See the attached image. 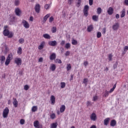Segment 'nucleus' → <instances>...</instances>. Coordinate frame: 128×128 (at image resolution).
I'll return each mask as SVG.
<instances>
[{
    "label": "nucleus",
    "instance_id": "nucleus-40",
    "mask_svg": "<svg viewBox=\"0 0 128 128\" xmlns=\"http://www.w3.org/2000/svg\"><path fill=\"white\" fill-rule=\"evenodd\" d=\"M108 58V60H109L110 62H112V54H109Z\"/></svg>",
    "mask_w": 128,
    "mask_h": 128
},
{
    "label": "nucleus",
    "instance_id": "nucleus-19",
    "mask_svg": "<svg viewBox=\"0 0 128 128\" xmlns=\"http://www.w3.org/2000/svg\"><path fill=\"white\" fill-rule=\"evenodd\" d=\"M46 44V42H42V43L38 46V50H42L44 47V44Z\"/></svg>",
    "mask_w": 128,
    "mask_h": 128
},
{
    "label": "nucleus",
    "instance_id": "nucleus-63",
    "mask_svg": "<svg viewBox=\"0 0 128 128\" xmlns=\"http://www.w3.org/2000/svg\"><path fill=\"white\" fill-rule=\"evenodd\" d=\"M71 78L70 79V82H72V78H74V75L73 74H71L70 76Z\"/></svg>",
    "mask_w": 128,
    "mask_h": 128
},
{
    "label": "nucleus",
    "instance_id": "nucleus-30",
    "mask_svg": "<svg viewBox=\"0 0 128 128\" xmlns=\"http://www.w3.org/2000/svg\"><path fill=\"white\" fill-rule=\"evenodd\" d=\"M32 112H34L38 110V106H33L32 108Z\"/></svg>",
    "mask_w": 128,
    "mask_h": 128
},
{
    "label": "nucleus",
    "instance_id": "nucleus-44",
    "mask_svg": "<svg viewBox=\"0 0 128 128\" xmlns=\"http://www.w3.org/2000/svg\"><path fill=\"white\" fill-rule=\"evenodd\" d=\"M118 62H116L113 66V68L114 70H116V68H118Z\"/></svg>",
    "mask_w": 128,
    "mask_h": 128
},
{
    "label": "nucleus",
    "instance_id": "nucleus-21",
    "mask_svg": "<svg viewBox=\"0 0 128 128\" xmlns=\"http://www.w3.org/2000/svg\"><path fill=\"white\" fill-rule=\"evenodd\" d=\"M56 54L52 53L50 56V60H56Z\"/></svg>",
    "mask_w": 128,
    "mask_h": 128
},
{
    "label": "nucleus",
    "instance_id": "nucleus-39",
    "mask_svg": "<svg viewBox=\"0 0 128 128\" xmlns=\"http://www.w3.org/2000/svg\"><path fill=\"white\" fill-rule=\"evenodd\" d=\"M96 36L98 38H100L102 37V32H98L97 34H96Z\"/></svg>",
    "mask_w": 128,
    "mask_h": 128
},
{
    "label": "nucleus",
    "instance_id": "nucleus-9",
    "mask_svg": "<svg viewBox=\"0 0 128 128\" xmlns=\"http://www.w3.org/2000/svg\"><path fill=\"white\" fill-rule=\"evenodd\" d=\"M14 62L18 66H20L22 64V59L20 58H15Z\"/></svg>",
    "mask_w": 128,
    "mask_h": 128
},
{
    "label": "nucleus",
    "instance_id": "nucleus-36",
    "mask_svg": "<svg viewBox=\"0 0 128 128\" xmlns=\"http://www.w3.org/2000/svg\"><path fill=\"white\" fill-rule=\"evenodd\" d=\"M97 14H102V8L99 7L97 8Z\"/></svg>",
    "mask_w": 128,
    "mask_h": 128
},
{
    "label": "nucleus",
    "instance_id": "nucleus-45",
    "mask_svg": "<svg viewBox=\"0 0 128 128\" xmlns=\"http://www.w3.org/2000/svg\"><path fill=\"white\" fill-rule=\"evenodd\" d=\"M13 36H14V33H12V32H9L8 37L10 38H12Z\"/></svg>",
    "mask_w": 128,
    "mask_h": 128
},
{
    "label": "nucleus",
    "instance_id": "nucleus-38",
    "mask_svg": "<svg viewBox=\"0 0 128 128\" xmlns=\"http://www.w3.org/2000/svg\"><path fill=\"white\" fill-rule=\"evenodd\" d=\"M80 4H82V0H78V2L76 4V6L78 8H80Z\"/></svg>",
    "mask_w": 128,
    "mask_h": 128
},
{
    "label": "nucleus",
    "instance_id": "nucleus-2",
    "mask_svg": "<svg viewBox=\"0 0 128 128\" xmlns=\"http://www.w3.org/2000/svg\"><path fill=\"white\" fill-rule=\"evenodd\" d=\"M10 112V110H8V108H6L3 111V118H8V112Z\"/></svg>",
    "mask_w": 128,
    "mask_h": 128
},
{
    "label": "nucleus",
    "instance_id": "nucleus-16",
    "mask_svg": "<svg viewBox=\"0 0 128 128\" xmlns=\"http://www.w3.org/2000/svg\"><path fill=\"white\" fill-rule=\"evenodd\" d=\"M13 104L14 108H18V100H16V98H13Z\"/></svg>",
    "mask_w": 128,
    "mask_h": 128
},
{
    "label": "nucleus",
    "instance_id": "nucleus-56",
    "mask_svg": "<svg viewBox=\"0 0 128 128\" xmlns=\"http://www.w3.org/2000/svg\"><path fill=\"white\" fill-rule=\"evenodd\" d=\"M106 28H103L102 32V34H106Z\"/></svg>",
    "mask_w": 128,
    "mask_h": 128
},
{
    "label": "nucleus",
    "instance_id": "nucleus-49",
    "mask_svg": "<svg viewBox=\"0 0 128 128\" xmlns=\"http://www.w3.org/2000/svg\"><path fill=\"white\" fill-rule=\"evenodd\" d=\"M19 42L20 44H24V38H20L19 40Z\"/></svg>",
    "mask_w": 128,
    "mask_h": 128
},
{
    "label": "nucleus",
    "instance_id": "nucleus-22",
    "mask_svg": "<svg viewBox=\"0 0 128 128\" xmlns=\"http://www.w3.org/2000/svg\"><path fill=\"white\" fill-rule=\"evenodd\" d=\"M50 68L52 70V72H54L56 70V64H51V66Z\"/></svg>",
    "mask_w": 128,
    "mask_h": 128
},
{
    "label": "nucleus",
    "instance_id": "nucleus-31",
    "mask_svg": "<svg viewBox=\"0 0 128 128\" xmlns=\"http://www.w3.org/2000/svg\"><path fill=\"white\" fill-rule=\"evenodd\" d=\"M17 52L18 54H22V49L21 47H19L18 49Z\"/></svg>",
    "mask_w": 128,
    "mask_h": 128
},
{
    "label": "nucleus",
    "instance_id": "nucleus-51",
    "mask_svg": "<svg viewBox=\"0 0 128 128\" xmlns=\"http://www.w3.org/2000/svg\"><path fill=\"white\" fill-rule=\"evenodd\" d=\"M68 4H74V0H68Z\"/></svg>",
    "mask_w": 128,
    "mask_h": 128
},
{
    "label": "nucleus",
    "instance_id": "nucleus-26",
    "mask_svg": "<svg viewBox=\"0 0 128 128\" xmlns=\"http://www.w3.org/2000/svg\"><path fill=\"white\" fill-rule=\"evenodd\" d=\"M43 37L44 38H46L47 40H50V36L48 34H44L43 35Z\"/></svg>",
    "mask_w": 128,
    "mask_h": 128
},
{
    "label": "nucleus",
    "instance_id": "nucleus-33",
    "mask_svg": "<svg viewBox=\"0 0 128 128\" xmlns=\"http://www.w3.org/2000/svg\"><path fill=\"white\" fill-rule=\"evenodd\" d=\"M72 44L73 46H76L78 44V41L74 39H73L72 41Z\"/></svg>",
    "mask_w": 128,
    "mask_h": 128
},
{
    "label": "nucleus",
    "instance_id": "nucleus-60",
    "mask_svg": "<svg viewBox=\"0 0 128 128\" xmlns=\"http://www.w3.org/2000/svg\"><path fill=\"white\" fill-rule=\"evenodd\" d=\"M124 52H126L128 50V46H125L124 47Z\"/></svg>",
    "mask_w": 128,
    "mask_h": 128
},
{
    "label": "nucleus",
    "instance_id": "nucleus-28",
    "mask_svg": "<svg viewBox=\"0 0 128 128\" xmlns=\"http://www.w3.org/2000/svg\"><path fill=\"white\" fill-rule=\"evenodd\" d=\"M12 54L11 53L8 56V57L6 58V60H8L10 61L12 60Z\"/></svg>",
    "mask_w": 128,
    "mask_h": 128
},
{
    "label": "nucleus",
    "instance_id": "nucleus-50",
    "mask_svg": "<svg viewBox=\"0 0 128 128\" xmlns=\"http://www.w3.org/2000/svg\"><path fill=\"white\" fill-rule=\"evenodd\" d=\"M20 124H24V120L21 119L20 120Z\"/></svg>",
    "mask_w": 128,
    "mask_h": 128
},
{
    "label": "nucleus",
    "instance_id": "nucleus-14",
    "mask_svg": "<svg viewBox=\"0 0 128 128\" xmlns=\"http://www.w3.org/2000/svg\"><path fill=\"white\" fill-rule=\"evenodd\" d=\"M14 20H16V17L14 16H10V24H12V22H14Z\"/></svg>",
    "mask_w": 128,
    "mask_h": 128
},
{
    "label": "nucleus",
    "instance_id": "nucleus-24",
    "mask_svg": "<svg viewBox=\"0 0 128 128\" xmlns=\"http://www.w3.org/2000/svg\"><path fill=\"white\" fill-rule=\"evenodd\" d=\"M93 30H94V27L92 26V25H90L87 28V30L89 32H92Z\"/></svg>",
    "mask_w": 128,
    "mask_h": 128
},
{
    "label": "nucleus",
    "instance_id": "nucleus-34",
    "mask_svg": "<svg viewBox=\"0 0 128 128\" xmlns=\"http://www.w3.org/2000/svg\"><path fill=\"white\" fill-rule=\"evenodd\" d=\"M65 87H66V83L64 82H62L60 83L61 88H64Z\"/></svg>",
    "mask_w": 128,
    "mask_h": 128
},
{
    "label": "nucleus",
    "instance_id": "nucleus-8",
    "mask_svg": "<svg viewBox=\"0 0 128 128\" xmlns=\"http://www.w3.org/2000/svg\"><path fill=\"white\" fill-rule=\"evenodd\" d=\"M90 118V120H94V122H96V113L94 112L92 113Z\"/></svg>",
    "mask_w": 128,
    "mask_h": 128
},
{
    "label": "nucleus",
    "instance_id": "nucleus-35",
    "mask_svg": "<svg viewBox=\"0 0 128 128\" xmlns=\"http://www.w3.org/2000/svg\"><path fill=\"white\" fill-rule=\"evenodd\" d=\"M14 6H18L20 5V0H15L14 2Z\"/></svg>",
    "mask_w": 128,
    "mask_h": 128
},
{
    "label": "nucleus",
    "instance_id": "nucleus-58",
    "mask_svg": "<svg viewBox=\"0 0 128 128\" xmlns=\"http://www.w3.org/2000/svg\"><path fill=\"white\" fill-rule=\"evenodd\" d=\"M98 100V96H94L93 97V100L94 102H96Z\"/></svg>",
    "mask_w": 128,
    "mask_h": 128
},
{
    "label": "nucleus",
    "instance_id": "nucleus-10",
    "mask_svg": "<svg viewBox=\"0 0 128 128\" xmlns=\"http://www.w3.org/2000/svg\"><path fill=\"white\" fill-rule=\"evenodd\" d=\"M21 12H22L20 11V8H16L15 9V14L16 16H20Z\"/></svg>",
    "mask_w": 128,
    "mask_h": 128
},
{
    "label": "nucleus",
    "instance_id": "nucleus-61",
    "mask_svg": "<svg viewBox=\"0 0 128 128\" xmlns=\"http://www.w3.org/2000/svg\"><path fill=\"white\" fill-rule=\"evenodd\" d=\"M64 44H66V41H64V40H62L60 42L61 46H64Z\"/></svg>",
    "mask_w": 128,
    "mask_h": 128
},
{
    "label": "nucleus",
    "instance_id": "nucleus-25",
    "mask_svg": "<svg viewBox=\"0 0 128 128\" xmlns=\"http://www.w3.org/2000/svg\"><path fill=\"white\" fill-rule=\"evenodd\" d=\"M66 110V106L64 105H62L60 108V112H64Z\"/></svg>",
    "mask_w": 128,
    "mask_h": 128
},
{
    "label": "nucleus",
    "instance_id": "nucleus-6",
    "mask_svg": "<svg viewBox=\"0 0 128 128\" xmlns=\"http://www.w3.org/2000/svg\"><path fill=\"white\" fill-rule=\"evenodd\" d=\"M22 24L25 28H30V24L26 20H22Z\"/></svg>",
    "mask_w": 128,
    "mask_h": 128
},
{
    "label": "nucleus",
    "instance_id": "nucleus-20",
    "mask_svg": "<svg viewBox=\"0 0 128 128\" xmlns=\"http://www.w3.org/2000/svg\"><path fill=\"white\" fill-rule=\"evenodd\" d=\"M4 60H6V57L4 56H1L0 58V61H1V64H4Z\"/></svg>",
    "mask_w": 128,
    "mask_h": 128
},
{
    "label": "nucleus",
    "instance_id": "nucleus-4",
    "mask_svg": "<svg viewBox=\"0 0 128 128\" xmlns=\"http://www.w3.org/2000/svg\"><path fill=\"white\" fill-rule=\"evenodd\" d=\"M34 10L36 12H37V14H39L40 10V5L39 4H36L35 6Z\"/></svg>",
    "mask_w": 128,
    "mask_h": 128
},
{
    "label": "nucleus",
    "instance_id": "nucleus-7",
    "mask_svg": "<svg viewBox=\"0 0 128 128\" xmlns=\"http://www.w3.org/2000/svg\"><path fill=\"white\" fill-rule=\"evenodd\" d=\"M48 44L51 46H56L58 44V42L56 40L49 41Z\"/></svg>",
    "mask_w": 128,
    "mask_h": 128
},
{
    "label": "nucleus",
    "instance_id": "nucleus-43",
    "mask_svg": "<svg viewBox=\"0 0 128 128\" xmlns=\"http://www.w3.org/2000/svg\"><path fill=\"white\" fill-rule=\"evenodd\" d=\"M55 62L56 64H62V60L57 58L55 60Z\"/></svg>",
    "mask_w": 128,
    "mask_h": 128
},
{
    "label": "nucleus",
    "instance_id": "nucleus-29",
    "mask_svg": "<svg viewBox=\"0 0 128 128\" xmlns=\"http://www.w3.org/2000/svg\"><path fill=\"white\" fill-rule=\"evenodd\" d=\"M66 68L67 72H68V70H72V66L70 65V64H67Z\"/></svg>",
    "mask_w": 128,
    "mask_h": 128
},
{
    "label": "nucleus",
    "instance_id": "nucleus-37",
    "mask_svg": "<svg viewBox=\"0 0 128 128\" xmlns=\"http://www.w3.org/2000/svg\"><path fill=\"white\" fill-rule=\"evenodd\" d=\"M50 118L52 120H54V118H56V114H54V113H52L50 115Z\"/></svg>",
    "mask_w": 128,
    "mask_h": 128
},
{
    "label": "nucleus",
    "instance_id": "nucleus-11",
    "mask_svg": "<svg viewBox=\"0 0 128 128\" xmlns=\"http://www.w3.org/2000/svg\"><path fill=\"white\" fill-rule=\"evenodd\" d=\"M50 100H51V104L52 105L56 103V97L54 95L51 96Z\"/></svg>",
    "mask_w": 128,
    "mask_h": 128
},
{
    "label": "nucleus",
    "instance_id": "nucleus-47",
    "mask_svg": "<svg viewBox=\"0 0 128 128\" xmlns=\"http://www.w3.org/2000/svg\"><path fill=\"white\" fill-rule=\"evenodd\" d=\"M28 88H30V87H28V85H25L24 86V90H28Z\"/></svg>",
    "mask_w": 128,
    "mask_h": 128
},
{
    "label": "nucleus",
    "instance_id": "nucleus-1",
    "mask_svg": "<svg viewBox=\"0 0 128 128\" xmlns=\"http://www.w3.org/2000/svg\"><path fill=\"white\" fill-rule=\"evenodd\" d=\"M88 10H90V6H88V5H86L84 6L83 10V12L85 16H88Z\"/></svg>",
    "mask_w": 128,
    "mask_h": 128
},
{
    "label": "nucleus",
    "instance_id": "nucleus-48",
    "mask_svg": "<svg viewBox=\"0 0 128 128\" xmlns=\"http://www.w3.org/2000/svg\"><path fill=\"white\" fill-rule=\"evenodd\" d=\"M108 92H109L106 90L104 94L105 98H107V96H108Z\"/></svg>",
    "mask_w": 128,
    "mask_h": 128
},
{
    "label": "nucleus",
    "instance_id": "nucleus-64",
    "mask_svg": "<svg viewBox=\"0 0 128 128\" xmlns=\"http://www.w3.org/2000/svg\"><path fill=\"white\" fill-rule=\"evenodd\" d=\"M124 4H126V6H128V0H125Z\"/></svg>",
    "mask_w": 128,
    "mask_h": 128
},
{
    "label": "nucleus",
    "instance_id": "nucleus-55",
    "mask_svg": "<svg viewBox=\"0 0 128 128\" xmlns=\"http://www.w3.org/2000/svg\"><path fill=\"white\" fill-rule=\"evenodd\" d=\"M44 8L46 10H48V8H50V5L48 4H46L44 6Z\"/></svg>",
    "mask_w": 128,
    "mask_h": 128
},
{
    "label": "nucleus",
    "instance_id": "nucleus-46",
    "mask_svg": "<svg viewBox=\"0 0 128 128\" xmlns=\"http://www.w3.org/2000/svg\"><path fill=\"white\" fill-rule=\"evenodd\" d=\"M52 32L54 33L56 32V27H53L52 28Z\"/></svg>",
    "mask_w": 128,
    "mask_h": 128
},
{
    "label": "nucleus",
    "instance_id": "nucleus-62",
    "mask_svg": "<svg viewBox=\"0 0 128 128\" xmlns=\"http://www.w3.org/2000/svg\"><path fill=\"white\" fill-rule=\"evenodd\" d=\"M43 58H40L39 59H38V62H42V60H43Z\"/></svg>",
    "mask_w": 128,
    "mask_h": 128
},
{
    "label": "nucleus",
    "instance_id": "nucleus-27",
    "mask_svg": "<svg viewBox=\"0 0 128 128\" xmlns=\"http://www.w3.org/2000/svg\"><path fill=\"white\" fill-rule=\"evenodd\" d=\"M92 20H94V22H98V16L96 15H94L92 17Z\"/></svg>",
    "mask_w": 128,
    "mask_h": 128
},
{
    "label": "nucleus",
    "instance_id": "nucleus-32",
    "mask_svg": "<svg viewBox=\"0 0 128 128\" xmlns=\"http://www.w3.org/2000/svg\"><path fill=\"white\" fill-rule=\"evenodd\" d=\"M58 128V122L52 123L51 125V128Z\"/></svg>",
    "mask_w": 128,
    "mask_h": 128
},
{
    "label": "nucleus",
    "instance_id": "nucleus-41",
    "mask_svg": "<svg viewBox=\"0 0 128 128\" xmlns=\"http://www.w3.org/2000/svg\"><path fill=\"white\" fill-rule=\"evenodd\" d=\"M65 48H67V50H68V48H70V43H66L65 45Z\"/></svg>",
    "mask_w": 128,
    "mask_h": 128
},
{
    "label": "nucleus",
    "instance_id": "nucleus-52",
    "mask_svg": "<svg viewBox=\"0 0 128 128\" xmlns=\"http://www.w3.org/2000/svg\"><path fill=\"white\" fill-rule=\"evenodd\" d=\"M54 22V17L51 16L49 19V22Z\"/></svg>",
    "mask_w": 128,
    "mask_h": 128
},
{
    "label": "nucleus",
    "instance_id": "nucleus-17",
    "mask_svg": "<svg viewBox=\"0 0 128 128\" xmlns=\"http://www.w3.org/2000/svg\"><path fill=\"white\" fill-rule=\"evenodd\" d=\"M50 14L46 15L44 16V18H43V22H46V20H48V18H50Z\"/></svg>",
    "mask_w": 128,
    "mask_h": 128
},
{
    "label": "nucleus",
    "instance_id": "nucleus-54",
    "mask_svg": "<svg viewBox=\"0 0 128 128\" xmlns=\"http://www.w3.org/2000/svg\"><path fill=\"white\" fill-rule=\"evenodd\" d=\"M93 4H94V0H89L90 6H92Z\"/></svg>",
    "mask_w": 128,
    "mask_h": 128
},
{
    "label": "nucleus",
    "instance_id": "nucleus-13",
    "mask_svg": "<svg viewBox=\"0 0 128 128\" xmlns=\"http://www.w3.org/2000/svg\"><path fill=\"white\" fill-rule=\"evenodd\" d=\"M110 126H116V120H112L110 122Z\"/></svg>",
    "mask_w": 128,
    "mask_h": 128
},
{
    "label": "nucleus",
    "instance_id": "nucleus-18",
    "mask_svg": "<svg viewBox=\"0 0 128 128\" xmlns=\"http://www.w3.org/2000/svg\"><path fill=\"white\" fill-rule=\"evenodd\" d=\"M120 18H124L126 16V10L123 9L120 12Z\"/></svg>",
    "mask_w": 128,
    "mask_h": 128
},
{
    "label": "nucleus",
    "instance_id": "nucleus-12",
    "mask_svg": "<svg viewBox=\"0 0 128 128\" xmlns=\"http://www.w3.org/2000/svg\"><path fill=\"white\" fill-rule=\"evenodd\" d=\"M107 12L108 14H109L110 16H112V14H114V8H112V7H110Z\"/></svg>",
    "mask_w": 128,
    "mask_h": 128
},
{
    "label": "nucleus",
    "instance_id": "nucleus-23",
    "mask_svg": "<svg viewBox=\"0 0 128 128\" xmlns=\"http://www.w3.org/2000/svg\"><path fill=\"white\" fill-rule=\"evenodd\" d=\"M9 34H10V30H8L5 29L4 30V34L5 36H8Z\"/></svg>",
    "mask_w": 128,
    "mask_h": 128
},
{
    "label": "nucleus",
    "instance_id": "nucleus-42",
    "mask_svg": "<svg viewBox=\"0 0 128 128\" xmlns=\"http://www.w3.org/2000/svg\"><path fill=\"white\" fill-rule=\"evenodd\" d=\"M10 60L6 59V60L5 62V66H8V64H10Z\"/></svg>",
    "mask_w": 128,
    "mask_h": 128
},
{
    "label": "nucleus",
    "instance_id": "nucleus-3",
    "mask_svg": "<svg viewBox=\"0 0 128 128\" xmlns=\"http://www.w3.org/2000/svg\"><path fill=\"white\" fill-rule=\"evenodd\" d=\"M34 128H42V125L40 124V122H38V120H35L34 122Z\"/></svg>",
    "mask_w": 128,
    "mask_h": 128
},
{
    "label": "nucleus",
    "instance_id": "nucleus-59",
    "mask_svg": "<svg viewBox=\"0 0 128 128\" xmlns=\"http://www.w3.org/2000/svg\"><path fill=\"white\" fill-rule=\"evenodd\" d=\"M84 64L85 66H88V61H85L84 62Z\"/></svg>",
    "mask_w": 128,
    "mask_h": 128
},
{
    "label": "nucleus",
    "instance_id": "nucleus-57",
    "mask_svg": "<svg viewBox=\"0 0 128 128\" xmlns=\"http://www.w3.org/2000/svg\"><path fill=\"white\" fill-rule=\"evenodd\" d=\"M83 82L84 84H86L88 82V78H84Z\"/></svg>",
    "mask_w": 128,
    "mask_h": 128
},
{
    "label": "nucleus",
    "instance_id": "nucleus-15",
    "mask_svg": "<svg viewBox=\"0 0 128 128\" xmlns=\"http://www.w3.org/2000/svg\"><path fill=\"white\" fill-rule=\"evenodd\" d=\"M110 118H107L105 120H104V125L108 126V124H110Z\"/></svg>",
    "mask_w": 128,
    "mask_h": 128
},
{
    "label": "nucleus",
    "instance_id": "nucleus-5",
    "mask_svg": "<svg viewBox=\"0 0 128 128\" xmlns=\"http://www.w3.org/2000/svg\"><path fill=\"white\" fill-rule=\"evenodd\" d=\"M118 28H120V23L116 22L112 26V28L114 30H118Z\"/></svg>",
    "mask_w": 128,
    "mask_h": 128
},
{
    "label": "nucleus",
    "instance_id": "nucleus-53",
    "mask_svg": "<svg viewBox=\"0 0 128 128\" xmlns=\"http://www.w3.org/2000/svg\"><path fill=\"white\" fill-rule=\"evenodd\" d=\"M70 51H67L66 53H65V56H70Z\"/></svg>",
    "mask_w": 128,
    "mask_h": 128
}]
</instances>
